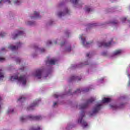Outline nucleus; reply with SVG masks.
<instances>
[{
  "label": "nucleus",
  "instance_id": "nucleus-12",
  "mask_svg": "<svg viewBox=\"0 0 130 130\" xmlns=\"http://www.w3.org/2000/svg\"><path fill=\"white\" fill-rule=\"evenodd\" d=\"M55 62H56V59H51L50 60H48L46 61V64H55Z\"/></svg>",
  "mask_w": 130,
  "mask_h": 130
},
{
  "label": "nucleus",
  "instance_id": "nucleus-52",
  "mask_svg": "<svg viewBox=\"0 0 130 130\" xmlns=\"http://www.w3.org/2000/svg\"><path fill=\"white\" fill-rule=\"evenodd\" d=\"M70 92H71V90L69 91V93H70Z\"/></svg>",
  "mask_w": 130,
  "mask_h": 130
},
{
  "label": "nucleus",
  "instance_id": "nucleus-34",
  "mask_svg": "<svg viewBox=\"0 0 130 130\" xmlns=\"http://www.w3.org/2000/svg\"><path fill=\"white\" fill-rule=\"evenodd\" d=\"M7 112H8V113H11H11L14 112V109H12L11 111V110H8Z\"/></svg>",
  "mask_w": 130,
  "mask_h": 130
},
{
  "label": "nucleus",
  "instance_id": "nucleus-30",
  "mask_svg": "<svg viewBox=\"0 0 130 130\" xmlns=\"http://www.w3.org/2000/svg\"><path fill=\"white\" fill-rule=\"evenodd\" d=\"M4 60H6V58L4 57H0V61H4Z\"/></svg>",
  "mask_w": 130,
  "mask_h": 130
},
{
  "label": "nucleus",
  "instance_id": "nucleus-14",
  "mask_svg": "<svg viewBox=\"0 0 130 130\" xmlns=\"http://www.w3.org/2000/svg\"><path fill=\"white\" fill-rule=\"evenodd\" d=\"M122 53V50H116L113 52V55H119V54H121Z\"/></svg>",
  "mask_w": 130,
  "mask_h": 130
},
{
  "label": "nucleus",
  "instance_id": "nucleus-23",
  "mask_svg": "<svg viewBox=\"0 0 130 130\" xmlns=\"http://www.w3.org/2000/svg\"><path fill=\"white\" fill-rule=\"evenodd\" d=\"M66 13L64 12H59L58 14V17H61V16H64Z\"/></svg>",
  "mask_w": 130,
  "mask_h": 130
},
{
  "label": "nucleus",
  "instance_id": "nucleus-11",
  "mask_svg": "<svg viewBox=\"0 0 130 130\" xmlns=\"http://www.w3.org/2000/svg\"><path fill=\"white\" fill-rule=\"evenodd\" d=\"M81 78H80L78 76H73L69 79V82H73V81H75V80H77V81H81Z\"/></svg>",
  "mask_w": 130,
  "mask_h": 130
},
{
  "label": "nucleus",
  "instance_id": "nucleus-47",
  "mask_svg": "<svg viewBox=\"0 0 130 130\" xmlns=\"http://www.w3.org/2000/svg\"><path fill=\"white\" fill-rule=\"evenodd\" d=\"M54 44H56L57 43V42L55 41V42H54Z\"/></svg>",
  "mask_w": 130,
  "mask_h": 130
},
{
  "label": "nucleus",
  "instance_id": "nucleus-36",
  "mask_svg": "<svg viewBox=\"0 0 130 130\" xmlns=\"http://www.w3.org/2000/svg\"><path fill=\"white\" fill-rule=\"evenodd\" d=\"M125 20H126V18H125V17H123L121 19L122 22H124V21H125Z\"/></svg>",
  "mask_w": 130,
  "mask_h": 130
},
{
  "label": "nucleus",
  "instance_id": "nucleus-51",
  "mask_svg": "<svg viewBox=\"0 0 130 130\" xmlns=\"http://www.w3.org/2000/svg\"><path fill=\"white\" fill-rule=\"evenodd\" d=\"M68 32H66V34H68Z\"/></svg>",
  "mask_w": 130,
  "mask_h": 130
},
{
  "label": "nucleus",
  "instance_id": "nucleus-20",
  "mask_svg": "<svg viewBox=\"0 0 130 130\" xmlns=\"http://www.w3.org/2000/svg\"><path fill=\"white\" fill-rule=\"evenodd\" d=\"M80 0H71V2L74 5H78V2Z\"/></svg>",
  "mask_w": 130,
  "mask_h": 130
},
{
  "label": "nucleus",
  "instance_id": "nucleus-46",
  "mask_svg": "<svg viewBox=\"0 0 130 130\" xmlns=\"http://www.w3.org/2000/svg\"><path fill=\"white\" fill-rule=\"evenodd\" d=\"M91 43H90V42H86V44L87 45H89V44H90Z\"/></svg>",
  "mask_w": 130,
  "mask_h": 130
},
{
  "label": "nucleus",
  "instance_id": "nucleus-49",
  "mask_svg": "<svg viewBox=\"0 0 130 130\" xmlns=\"http://www.w3.org/2000/svg\"><path fill=\"white\" fill-rule=\"evenodd\" d=\"M2 100V98L0 97V101Z\"/></svg>",
  "mask_w": 130,
  "mask_h": 130
},
{
  "label": "nucleus",
  "instance_id": "nucleus-42",
  "mask_svg": "<svg viewBox=\"0 0 130 130\" xmlns=\"http://www.w3.org/2000/svg\"><path fill=\"white\" fill-rule=\"evenodd\" d=\"M28 24L29 25H33V23H32L31 22H28Z\"/></svg>",
  "mask_w": 130,
  "mask_h": 130
},
{
  "label": "nucleus",
  "instance_id": "nucleus-33",
  "mask_svg": "<svg viewBox=\"0 0 130 130\" xmlns=\"http://www.w3.org/2000/svg\"><path fill=\"white\" fill-rule=\"evenodd\" d=\"M69 12H70V11L69 10V9H66V10H65V13H66V14H69Z\"/></svg>",
  "mask_w": 130,
  "mask_h": 130
},
{
  "label": "nucleus",
  "instance_id": "nucleus-10",
  "mask_svg": "<svg viewBox=\"0 0 130 130\" xmlns=\"http://www.w3.org/2000/svg\"><path fill=\"white\" fill-rule=\"evenodd\" d=\"M21 43H17V46H9L8 47V48H9V49H11V50H17V49H18V47H20V46H21Z\"/></svg>",
  "mask_w": 130,
  "mask_h": 130
},
{
  "label": "nucleus",
  "instance_id": "nucleus-8",
  "mask_svg": "<svg viewBox=\"0 0 130 130\" xmlns=\"http://www.w3.org/2000/svg\"><path fill=\"white\" fill-rule=\"evenodd\" d=\"M101 106L102 105H96L93 108L92 112L93 113H97L101 109Z\"/></svg>",
  "mask_w": 130,
  "mask_h": 130
},
{
  "label": "nucleus",
  "instance_id": "nucleus-21",
  "mask_svg": "<svg viewBox=\"0 0 130 130\" xmlns=\"http://www.w3.org/2000/svg\"><path fill=\"white\" fill-rule=\"evenodd\" d=\"M7 2L9 3V4H11V1L10 0H1L0 1V4H2V3H7Z\"/></svg>",
  "mask_w": 130,
  "mask_h": 130
},
{
  "label": "nucleus",
  "instance_id": "nucleus-24",
  "mask_svg": "<svg viewBox=\"0 0 130 130\" xmlns=\"http://www.w3.org/2000/svg\"><path fill=\"white\" fill-rule=\"evenodd\" d=\"M0 79H4V73L2 72V70H0Z\"/></svg>",
  "mask_w": 130,
  "mask_h": 130
},
{
  "label": "nucleus",
  "instance_id": "nucleus-41",
  "mask_svg": "<svg viewBox=\"0 0 130 130\" xmlns=\"http://www.w3.org/2000/svg\"><path fill=\"white\" fill-rule=\"evenodd\" d=\"M55 105H57V102H54L53 104V106H55Z\"/></svg>",
  "mask_w": 130,
  "mask_h": 130
},
{
  "label": "nucleus",
  "instance_id": "nucleus-43",
  "mask_svg": "<svg viewBox=\"0 0 130 130\" xmlns=\"http://www.w3.org/2000/svg\"><path fill=\"white\" fill-rule=\"evenodd\" d=\"M89 55H90V54H89V53H87V54H86V56H87V57H89Z\"/></svg>",
  "mask_w": 130,
  "mask_h": 130
},
{
  "label": "nucleus",
  "instance_id": "nucleus-27",
  "mask_svg": "<svg viewBox=\"0 0 130 130\" xmlns=\"http://www.w3.org/2000/svg\"><path fill=\"white\" fill-rule=\"evenodd\" d=\"M20 0H15L14 1V4H16V5H20Z\"/></svg>",
  "mask_w": 130,
  "mask_h": 130
},
{
  "label": "nucleus",
  "instance_id": "nucleus-6",
  "mask_svg": "<svg viewBox=\"0 0 130 130\" xmlns=\"http://www.w3.org/2000/svg\"><path fill=\"white\" fill-rule=\"evenodd\" d=\"M40 100H36L34 102V103L32 104L30 106L27 108V110H32L33 109V107H35V106H37L38 104H39Z\"/></svg>",
  "mask_w": 130,
  "mask_h": 130
},
{
  "label": "nucleus",
  "instance_id": "nucleus-5",
  "mask_svg": "<svg viewBox=\"0 0 130 130\" xmlns=\"http://www.w3.org/2000/svg\"><path fill=\"white\" fill-rule=\"evenodd\" d=\"M98 45L99 47H102V46L104 47H108L111 45V42L110 41L108 43H105L104 42H100L98 43Z\"/></svg>",
  "mask_w": 130,
  "mask_h": 130
},
{
  "label": "nucleus",
  "instance_id": "nucleus-7",
  "mask_svg": "<svg viewBox=\"0 0 130 130\" xmlns=\"http://www.w3.org/2000/svg\"><path fill=\"white\" fill-rule=\"evenodd\" d=\"M43 73V70L42 69H38L35 75V77H37L38 79H41V74Z\"/></svg>",
  "mask_w": 130,
  "mask_h": 130
},
{
  "label": "nucleus",
  "instance_id": "nucleus-28",
  "mask_svg": "<svg viewBox=\"0 0 130 130\" xmlns=\"http://www.w3.org/2000/svg\"><path fill=\"white\" fill-rule=\"evenodd\" d=\"M4 36H6V33L5 32L0 33V37H4Z\"/></svg>",
  "mask_w": 130,
  "mask_h": 130
},
{
  "label": "nucleus",
  "instance_id": "nucleus-39",
  "mask_svg": "<svg viewBox=\"0 0 130 130\" xmlns=\"http://www.w3.org/2000/svg\"><path fill=\"white\" fill-rule=\"evenodd\" d=\"M111 24H117V21H113L112 22H111Z\"/></svg>",
  "mask_w": 130,
  "mask_h": 130
},
{
  "label": "nucleus",
  "instance_id": "nucleus-15",
  "mask_svg": "<svg viewBox=\"0 0 130 130\" xmlns=\"http://www.w3.org/2000/svg\"><path fill=\"white\" fill-rule=\"evenodd\" d=\"M24 35V31H18L17 34L13 36V39H16L18 36Z\"/></svg>",
  "mask_w": 130,
  "mask_h": 130
},
{
  "label": "nucleus",
  "instance_id": "nucleus-9",
  "mask_svg": "<svg viewBox=\"0 0 130 130\" xmlns=\"http://www.w3.org/2000/svg\"><path fill=\"white\" fill-rule=\"evenodd\" d=\"M110 107L112 109H113V110H116V109L122 108L123 107V104H121L119 106H117L116 105H111Z\"/></svg>",
  "mask_w": 130,
  "mask_h": 130
},
{
  "label": "nucleus",
  "instance_id": "nucleus-40",
  "mask_svg": "<svg viewBox=\"0 0 130 130\" xmlns=\"http://www.w3.org/2000/svg\"><path fill=\"white\" fill-rule=\"evenodd\" d=\"M64 44H66V43L65 42H64V43H61V44H60V46H63V45Z\"/></svg>",
  "mask_w": 130,
  "mask_h": 130
},
{
  "label": "nucleus",
  "instance_id": "nucleus-29",
  "mask_svg": "<svg viewBox=\"0 0 130 130\" xmlns=\"http://www.w3.org/2000/svg\"><path fill=\"white\" fill-rule=\"evenodd\" d=\"M16 61L17 63H20V62H21V59H20L19 58H17L16 59Z\"/></svg>",
  "mask_w": 130,
  "mask_h": 130
},
{
  "label": "nucleus",
  "instance_id": "nucleus-45",
  "mask_svg": "<svg viewBox=\"0 0 130 130\" xmlns=\"http://www.w3.org/2000/svg\"><path fill=\"white\" fill-rule=\"evenodd\" d=\"M6 49H5V48H2V49H1V50H2V51H4V50H5Z\"/></svg>",
  "mask_w": 130,
  "mask_h": 130
},
{
  "label": "nucleus",
  "instance_id": "nucleus-1",
  "mask_svg": "<svg viewBox=\"0 0 130 130\" xmlns=\"http://www.w3.org/2000/svg\"><path fill=\"white\" fill-rule=\"evenodd\" d=\"M16 80H18V82L22 83V85H26L27 83V77H26V75H21L19 78L18 75H15L11 76L10 78L11 81H16Z\"/></svg>",
  "mask_w": 130,
  "mask_h": 130
},
{
  "label": "nucleus",
  "instance_id": "nucleus-32",
  "mask_svg": "<svg viewBox=\"0 0 130 130\" xmlns=\"http://www.w3.org/2000/svg\"><path fill=\"white\" fill-rule=\"evenodd\" d=\"M102 55H107V52H103L102 53Z\"/></svg>",
  "mask_w": 130,
  "mask_h": 130
},
{
  "label": "nucleus",
  "instance_id": "nucleus-2",
  "mask_svg": "<svg viewBox=\"0 0 130 130\" xmlns=\"http://www.w3.org/2000/svg\"><path fill=\"white\" fill-rule=\"evenodd\" d=\"M41 116H32V115H29L25 117H20V121L22 122H24L26 121V120H40V119H42Z\"/></svg>",
  "mask_w": 130,
  "mask_h": 130
},
{
  "label": "nucleus",
  "instance_id": "nucleus-25",
  "mask_svg": "<svg viewBox=\"0 0 130 130\" xmlns=\"http://www.w3.org/2000/svg\"><path fill=\"white\" fill-rule=\"evenodd\" d=\"M29 130H40V127H38L37 128H34L33 127H31Z\"/></svg>",
  "mask_w": 130,
  "mask_h": 130
},
{
  "label": "nucleus",
  "instance_id": "nucleus-37",
  "mask_svg": "<svg viewBox=\"0 0 130 130\" xmlns=\"http://www.w3.org/2000/svg\"><path fill=\"white\" fill-rule=\"evenodd\" d=\"M47 44H52V42H51V41H48L47 43Z\"/></svg>",
  "mask_w": 130,
  "mask_h": 130
},
{
  "label": "nucleus",
  "instance_id": "nucleus-13",
  "mask_svg": "<svg viewBox=\"0 0 130 130\" xmlns=\"http://www.w3.org/2000/svg\"><path fill=\"white\" fill-rule=\"evenodd\" d=\"M89 91V88H86L85 89H78L75 92V94H79V93H81V92H88Z\"/></svg>",
  "mask_w": 130,
  "mask_h": 130
},
{
  "label": "nucleus",
  "instance_id": "nucleus-44",
  "mask_svg": "<svg viewBox=\"0 0 130 130\" xmlns=\"http://www.w3.org/2000/svg\"><path fill=\"white\" fill-rule=\"evenodd\" d=\"M36 49H38L39 50H40V48H38V47H36Z\"/></svg>",
  "mask_w": 130,
  "mask_h": 130
},
{
  "label": "nucleus",
  "instance_id": "nucleus-18",
  "mask_svg": "<svg viewBox=\"0 0 130 130\" xmlns=\"http://www.w3.org/2000/svg\"><path fill=\"white\" fill-rule=\"evenodd\" d=\"M18 101H19L20 102H24V101H26V98L22 96H20L19 99H18Z\"/></svg>",
  "mask_w": 130,
  "mask_h": 130
},
{
  "label": "nucleus",
  "instance_id": "nucleus-22",
  "mask_svg": "<svg viewBox=\"0 0 130 130\" xmlns=\"http://www.w3.org/2000/svg\"><path fill=\"white\" fill-rule=\"evenodd\" d=\"M95 26H97V24L93 23L88 24V27H89V28H92V27H95Z\"/></svg>",
  "mask_w": 130,
  "mask_h": 130
},
{
  "label": "nucleus",
  "instance_id": "nucleus-35",
  "mask_svg": "<svg viewBox=\"0 0 130 130\" xmlns=\"http://www.w3.org/2000/svg\"><path fill=\"white\" fill-rule=\"evenodd\" d=\"M40 50L41 53L44 52V51H45V49H44V48H42L40 49Z\"/></svg>",
  "mask_w": 130,
  "mask_h": 130
},
{
  "label": "nucleus",
  "instance_id": "nucleus-26",
  "mask_svg": "<svg viewBox=\"0 0 130 130\" xmlns=\"http://www.w3.org/2000/svg\"><path fill=\"white\" fill-rule=\"evenodd\" d=\"M91 11H92V9L89 7H86V11L88 12L89 13V12H91Z\"/></svg>",
  "mask_w": 130,
  "mask_h": 130
},
{
  "label": "nucleus",
  "instance_id": "nucleus-3",
  "mask_svg": "<svg viewBox=\"0 0 130 130\" xmlns=\"http://www.w3.org/2000/svg\"><path fill=\"white\" fill-rule=\"evenodd\" d=\"M95 101V99L91 98L88 100L85 104L83 105H81L80 106V109L83 110V109H86V108H87V107L92 103V102H94Z\"/></svg>",
  "mask_w": 130,
  "mask_h": 130
},
{
  "label": "nucleus",
  "instance_id": "nucleus-17",
  "mask_svg": "<svg viewBox=\"0 0 130 130\" xmlns=\"http://www.w3.org/2000/svg\"><path fill=\"white\" fill-rule=\"evenodd\" d=\"M102 101L103 103H108V102L111 101V99L109 98H104Z\"/></svg>",
  "mask_w": 130,
  "mask_h": 130
},
{
  "label": "nucleus",
  "instance_id": "nucleus-31",
  "mask_svg": "<svg viewBox=\"0 0 130 130\" xmlns=\"http://www.w3.org/2000/svg\"><path fill=\"white\" fill-rule=\"evenodd\" d=\"M71 50H72V48H71V47H68L67 49V51H68V52L71 51Z\"/></svg>",
  "mask_w": 130,
  "mask_h": 130
},
{
  "label": "nucleus",
  "instance_id": "nucleus-50",
  "mask_svg": "<svg viewBox=\"0 0 130 130\" xmlns=\"http://www.w3.org/2000/svg\"><path fill=\"white\" fill-rule=\"evenodd\" d=\"M49 25H51V23H49Z\"/></svg>",
  "mask_w": 130,
  "mask_h": 130
},
{
  "label": "nucleus",
  "instance_id": "nucleus-19",
  "mask_svg": "<svg viewBox=\"0 0 130 130\" xmlns=\"http://www.w3.org/2000/svg\"><path fill=\"white\" fill-rule=\"evenodd\" d=\"M83 35H81L80 36V39H81V40L82 41V44L85 45V43L86 42V39L83 38Z\"/></svg>",
  "mask_w": 130,
  "mask_h": 130
},
{
  "label": "nucleus",
  "instance_id": "nucleus-38",
  "mask_svg": "<svg viewBox=\"0 0 130 130\" xmlns=\"http://www.w3.org/2000/svg\"><path fill=\"white\" fill-rule=\"evenodd\" d=\"M53 96L54 98H58V95L57 94H54Z\"/></svg>",
  "mask_w": 130,
  "mask_h": 130
},
{
  "label": "nucleus",
  "instance_id": "nucleus-4",
  "mask_svg": "<svg viewBox=\"0 0 130 130\" xmlns=\"http://www.w3.org/2000/svg\"><path fill=\"white\" fill-rule=\"evenodd\" d=\"M81 118H79L78 119V123H81L82 126L83 127V128H85V127H87V126H88V123L83 120V117L85 116V112L84 111L81 112Z\"/></svg>",
  "mask_w": 130,
  "mask_h": 130
},
{
  "label": "nucleus",
  "instance_id": "nucleus-48",
  "mask_svg": "<svg viewBox=\"0 0 130 130\" xmlns=\"http://www.w3.org/2000/svg\"><path fill=\"white\" fill-rule=\"evenodd\" d=\"M130 85V81L129 82L128 84V86Z\"/></svg>",
  "mask_w": 130,
  "mask_h": 130
},
{
  "label": "nucleus",
  "instance_id": "nucleus-16",
  "mask_svg": "<svg viewBox=\"0 0 130 130\" xmlns=\"http://www.w3.org/2000/svg\"><path fill=\"white\" fill-rule=\"evenodd\" d=\"M34 15H35V17L31 16V19H34V18H40V16L39 15H40V13H39V12L35 11Z\"/></svg>",
  "mask_w": 130,
  "mask_h": 130
}]
</instances>
